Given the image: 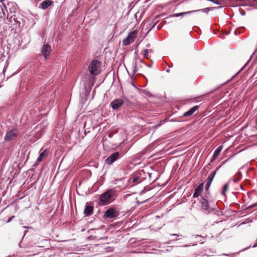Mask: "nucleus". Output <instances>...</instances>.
<instances>
[{
  "instance_id": "1",
  "label": "nucleus",
  "mask_w": 257,
  "mask_h": 257,
  "mask_svg": "<svg viewBox=\"0 0 257 257\" xmlns=\"http://www.w3.org/2000/svg\"><path fill=\"white\" fill-rule=\"evenodd\" d=\"M115 195V191L110 189L102 194L99 198V204L105 205L110 203L111 200Z\"/></svg>"
},
{
  "instance_id": "2",
  "label": "nucleus",
  "mask_w": 257,
  "mask_h": 257,
  "mask_svg": "<svg viewBox=\"0 0 257 257\" xmlns=\"http://www.w3.org/2000/svg\"><path fill=\"white\" fill-rule=\"evenodd\" d=\"M88 70L92 75H97L101 72L100 63L97 60H92L88 67Z\"/></svg>"
},
{
  "instance_id": "3",
  "label": "nucleus",
  "mask_w": 257,
  "mask_h": 257,
  "mask_svg": "<svg viewBox=\"0 0 257 257\" xmlns=\"http://www.w3.org/2000/svg\"><path fill=\"white\" fill-rule=\"evenodd\" d=\"M199 202L201 204V210L207 214L210 213L211 210L215 209V208H212L210 207L208 200L204 197L201 198Z\"/></svg>"
},
{
  "instance_id": "4",
  "label": "nucleus",
  "mask_w": 257,
  "mask_h": 257,
  "mask_svg": "<svg viewBox=\"0 0 257 257\" xmlns=\"http://www.w3.org/2000/svg\"><path fill=\"white\" fill-rule=\"evenodd\" d=\"M212 9H213V8H204V9H200V10L191 11L183 12V13H177V14H175L173 15H171L169 16V17H181V16L183 17V16H186L189 14H192V13H195L197 12H200V11L207 13V12H208L209 11H210V10H212Z\"/></svg>"
},
{
  "instance_id": "5",
  "label": "nucleus",
  "mask_w": 257,
  "mask_h": 257,
  "mask_svg": "<svg viewBox=\"0 0 257 257\" xmlns=\"http://www.w3.org/2000/svg\"><path fill=\"white\" fill-rule=\"evenodd\" d=\"M18 133V131L17 129H13L8 131L5 137V140L6 141L14 140L17 137Z\"/></svg>"
},
{
  "instance_id": "6",
  "label": "nucleus",
  "mask_w": 257,
  "mask_h": 257,
  "mask_svg": "<svg viewBox=\"0 0 257 257\" xmlns=\"http://www.w3.org/2000/svg\"><path fill=\"white\" fill-rule=\"evenodd\" d=\"M119 212L114 208H109L105 212L104 217L106 218H112L117 217Z\"/></svg>"
},
{
  "instance_id": "7",
  "label": "nucleus",
  "mask_w": 257,
  "mask_h": 257,
  "mask_svg": "<svg viewBox=\"0 0 257 257\" xmlns=\"http://www.w3.org/2000/svg\"><path fill=\"white\" fill-rule=\"evenodd\" d=\"M119 158L120 154L119 152H116L109 156L105 160V162L108 165H111Z\"/></svg>"
},
{
  "instance_id": "8",
  "label": "nucleus",
  "mask_w": 257,
  "mask_h": 257,
  "mask_svg": "<svg viewBox=\"0 0 257 257\" xmlns=\"http://www.w3.org/2000/svg\"><path fill=\"white\" fill-rule=\"evenodd\" d=\"M137 33H129L126 38L124 39L122 41V44L126 46L134 42L136 38Z\"/></svg>"
},
{
  "instance_id": "9",
  "label": "nucleus",
  "mask_w": 257,
  "mask_h": 257,
  "mask_svg": "<svg viewBox=\"0 0 257 257\" xmlns=\"http://www.w3.org/2000/svg\"><path fill=\"white\" fill-rule=\"evenodd\" d=\"M123 100L121 99H115L110 103V106L114 110L117 109L123 104Z\"/></svg>"
},
{
  "instance_id": "10",
  "label": "nucleus",
  "mask_w": 257,
  "mask_h": 257,
  "mask_svg": "<svg viewBox=\"0 0 257 257\" xmlns=\"http://www.w3.org/2000/svg\"><path fill=\"white\" fill-rule=\"evenodd\" d=\"M51 51L50 46L45 44L42 49V53L43 54L45 59L47 58V56L49 55Z\"/></svg>"
},
{
  "instance_id": "11",
  "label": "nucleus",
  "mask_w": 257,
  "mask_h": 257,
  "mask_svg": "<svg viewBox=\"0 0 257 257\" xmlns=\"http://www.w3.org/2000/svg\"><path fill=\"white\" fill-rule=\"evenodd\" d=\"M204 187V183H202L199 185L197 187V188L195 189V192L193 195V198H196L198 197L202 192L203 191Z\"/></svg>"
},
{
  "instance_id": "12",
  "label": "nucleus",
  "mask_w": 257,
  "mask_h": 257,
  "mask_svg": "<svg viewBox=\"0 0 257 257\" xmlns=\"http://www.w3.org/2000/svg\"><path fill=\"white\" fill-rule=\"evenodd\" d=\"M53 4V2L51 0H45L42 2L39 6V8L43 10L47 9L49 6H51Z\"/></svg>"
},
{
  "instance_id": "13",
  "label": "nucleus",
  "mask_w": 257,
  "mask_h": 257,
  "mask_svg": "<svg viewBox=\"0 0 257 257\" xmlns=\"http://www.w3.org/2000/svg\"><path fill=\"white\" fill-rule=\"evenodd\" d=\"M199 108V106L196 105L192 107L190 110L185 112L183 116L185 117H188L192 115L196 110Z\"/></svg>"
},
{
  "instance_id": "14",
  "label": "nucleus",
  "mask_w": 257,
  "mask_h": 257,
  "mask_svg": "<svg viewBox=\"0 0 257 257\" xmlns=\"http://www.w3.org/2000/svg\"><path fill=\"white\" fill-rule=\"evenodd\" d=\"M222 146H219L214 151L213 157L211 160V162L214 161L218 157L220 152L222 149Z\"/></svg>"
},
{
  "instance_id": "15",
  "label": "nucleus",
  "mask_w": 257,
  "mask_h": 257,
  "mask_svg": "<svg viewBox=\"0 0 257 257\" xmlns=\"http://www.w3.org/2000/svg\"><path fill=\"white\" fill-rule=\"evenodd\" d=\"M93 209V206L86 205L85 207L84 213L86 216H90L92 214Z\"/></svg>"
},
{
  "instance_id": "16",
  "label": "nucleus",
  "mask_w": 257,
  "mask_h": 257,
  "mask_svg": "<svg viewBox=\"0 0 257 257\" xmlns=\"http://www.w3.org/2000/svg\"><path fill=\"white\" fill-rule=\"evenodd\" d=\"M48 152H49L47 149L44 150L43 151V152H42L40 154L39 156L38 157V158L37 159V161L38 162H42L43 161V160L44 159V158L48 155Z\"/></svg>"
},
{
  "instance_id": "17",
  "label": "nucleus",
  "mask_w": 257,
  "mask_h": 257,
  "mask_svg": "<svg viewBox=\"0 0 257 257\" xmlns=\"http://www.w3.org/2000/svg\"><path fill=\"white\" fill-rule=\"evenodd\" d=\"M218 169H217L216 170L213 171L211 173H210L208 175V176L206 179L207 182H210L212 183V182L213 180V178L216 173V171H217V170H218Z\"/></svg>"
},
{
  "instance_id": "18",
  "label": "nucleus",
  "mask_w": 257,
  "mask_h": 257,
  "mask_svg": "<svg viewBox=\"0 0 257 257\" xmlns=\"http://www.w3.org/2000/svg\"><path fill=\"white\" fill-rule=\"evenodd\" d=\"M241 174L240 172H237V173L235 175V178L233 179V181L234 183H237L239 181V180L241 179Z\"/></svg>"
},
{
  "instance_id": "19",
  "label": "nucleus",
  "mask_w": 257,
  "mask_h": 257,
  "mask_svg": "<svg viewBox=\"0 0 257 257\" xmlns=\"http://www.w3.org/2000/svg\"><path fill=\"white\" fill-rule=\"evenodd\" d=\"M140 179L139 177L136 176L134 177H132L130 179V183H133L134 184L137 183L138 182V180Z\"/></svg>"
},
{
  "instance_id": "20",
  "label": "nucleus",
  "mask_w": 257,
  "mask_h": 257,
  "mask_svg": "<svg viewBox=\"0 0 257 257\" xmlns=\"http://www.w3.org/2000/svg\"><path fill=\"white\" fill-rule=\"evenodd\" d=\"M229 187V183H225L224 186H223V190L221 192V194L223 195H224L225 194V192L227 190L228 188Z\"/></svg>"
},
{
  "instance_id": "21",
  "label": "nucleus",
  "mask_w": 257,
  "mask_h": 257,
  "mask_svg": "<svg viewBox=\"0 0 257 257\" xmlns=\"http://www.w3.org/2000/svg\"><path fill=\"white\" fill-rule=\"evenodd\" d=\"M159 26H157L156 24H154L152 28L148 31V32H150V31H156L159 30Z\"/></svg>"
},
{
  "instance_id": "22",
  "label": "nucleus",
  "mask_w": 257,
  "mask_h": 257,
  "mask_svg": "<svg viewBox=\"0 0 257 257\" xmlns=\"http://www.w3.org/2000/svg\"><path fill=\"white\" fill-rule=\"evenodd\" d=\"M148 53H149V50L148 49H145L144 50V57L145 58H149V54H148Z\"/></svg>"
},
{
  "instance_id": "23",
  "label": "nucleus",
  "mask_w": 257,
  "mask_h": 257,
  "mask_svg": "<svg viewBox=\"0 0 257 257\" xmlns=\"http://www.w3.org/2000/svg\"><path fill=\"white\" fill-rule=\"evenodd\" d=\"M211 184V182H207V183H206V186H205V189L206 190H207L209 188Z\"/></svg>"
},
{
  "instance_id": "24",
  "label": "nucleus",
  "mask_w": 257,
  "mask_h": 257,
  "mask_svg": "<svg viewBox=\"0 0 257 257\" xmlns=\"http://www.w3.org/2000/svg\"><path fill=\"white\" fill-rule=\"evenodd\" d=\"M137 62H136L134 64L133 72H134V73H136V72H137Z\"/></svg>"
},
{
  "instance_id": "25",
  "label": "nucleus",
  "mask_w": 257,
  "mask_h": 257,
  "mask_svg": "<svg viewBox=\"0 0 257 257\" xmlns=\"http://www.w3.org/2000/svg\"><path fill=\"white\" fill-rule=\"evenodd\" d=\"M212 2H213L214 3L216 4H217V5H219V3L216 0H213Z\"/></svg>"
},
{
  "instance_id": "26",
  "label": "nucleus",
  "mask_w": 257,
  "mask_h": 257,
  "mask_svg": "<svg viewBox=\"0 0 257 257\" xmlns=\"http://www.w3.org/2000/svg\"><path fill=\"white\" fill-rule=\"evenodd\" d=\"M6 0H0V2L2 3L3 4V6L4 7H6L5 5L4 4V2Z\"/></svg>"
},
{
  "instance_id": "27",
  "label": "nucleus",
  "mask_w": 257,
  "mask_h": 257,
  "mask_svg": "<svg viewBox=\"0 0 257 257\" xmlns=\"http://www.w3.org/2000/svg\"><path fill=\"white\" fill-rule=\"evenodd\" d=\"M256 246H257V239H256L255 243L253 245L252 247H255Z\"/></svg>"
},
{
  "instance_id": "28",
  "label": "nucleus",
  "mask_w": 257,
  "mask_h": 257,
  "mask_svg": "<svg viewBox=\"0 0 257 257\" xmlns=\"http://www.w3.org/2000/svg\"><path fill=\"white\" fill-rule=\"evenodd\" d=\"M172 236H179V235L178 234H172Z\"/></svg>"
},
{
  "instance_id": "29",
  "label": "nucleus",
  "mask_w": 257,
  "mask_h": 257,
  "mask_svg": "<svg viewBox=\"0 0 257 257\" xmlns=\"http://www.w3.org/2000/svg\"><path fill=\"white\" fill-rule=\"evenodd\" d=\"M12 220V218H9L7 222H10Z\"/></svg>"
},
{
  "instance_id": "30",
  "label": "nucleus",
  "mask_w": 257,
  "mask_h": 257,
  "mask_svg": "<svg viewBox=\"0 0 257 257\" xmlns=\"http://www.w3.org/2000/svg\"><path fill=\"white\" fill-rule=\"evenodd\" d=\"M254 53H257V48L256 49V50H255L254 51Z\"/></svg>"
},
{
  "instance_id": "31",
  "label": "nucleus",
  "mask_w": 257,
  "mask_h": 257,
  "mask_svg": "<svg viewBox=\"0 0 257 257\" xmlns=\"http://www.w3.org/2000/svg\"><path fill=\"white\" fill-rule=\"evenodd\" d=\"M166 72H170V70H169V69H167V70H166Z\"/></svg>"
},
{
  "instance_id": "32",
  "label": "nucleus",
  "mask_w": 257,
  "mask_h": 257,
  "mask_svg": "<svg viewBox=\"0 0 257 257\" xmlns=\"http://www.w3.org/2000/svg\"><path fill=\"white\" fill-rule=\"evenodd\" d=\"M190 246V245H186L183 246V247H186V246Z\"/></svg>"
},
{
  "instance_id": "33",
  "label": "nucleus",
  "mask_w": 257,
  "mask_h": 257,
  "mask_svg": "<svg viewBox=\"0 0 257 257\" xmlns=\"http://www.w3.org/2000/svg\"><path fill=\"white\" fill-rule=\"evenodd\" d=\"M149 51H150V52H152V50H151V49H150V50H149Z\"/></svg>"
},
{
  "instance_id": "34",
  "label": "nucleus",
  "mask_w": 257,
  "mask_h": 257,
  "mask_svg": "<svg viewBox=\"0 0 257 257\" xmlns=\"http://www.w3.org/2000/svg\"><path fill=\"white\" fill-rule=\"evenodd\" d=\"M132 32L135 33V32H136V31H133Z\"/></svg>"
}]
</instances>
